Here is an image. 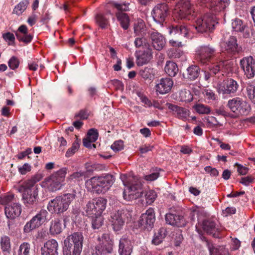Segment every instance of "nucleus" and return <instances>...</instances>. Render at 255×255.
<instances>
[{
    "label": "nucleus",
    "mask_w": 255,
    "mask_h": 255,
    "mask_svg": "<svg viewBox=\"0 0 255 255\" xmlns=\"http://www.w3.org/2000/svg\"><path fill=\"white\" fill-rule=\"evenodd\" d=\"M84 237L81 233L76 232L68 236L64 241V244H68L82 249Z\"/></svg>",
    "instance_id": "nucleus-22"
},
{
    "label": "nucleus",
    "mask_w": 255,
    "mask_h": 255,
    "mask_svg": "<svg viewBox=\"0 0 255 255\" xmlns=\"http://www.w3.org/2000/svg\"><path fill=\"white\" fill-rule=\"evenodd\" d=\"M2 38L8 42V45H12L14 43L15 37L14 34L8 32L2 34Z\"/></svg>",
    "instance_id": "nucleus-57"
},
{
    "label": "nucleus",
    "mask_w": 255,
    "mask_h": 255,
    "mask_svg": "<svg viewBox=\"0 0 255 255\" xmlns=\"http://www.w3.org/2000/svg\"><path fill=\"white\" fill-rule=\"evenodd\" d=\"M74 193L64 194L51 200L47 205L50 212L61 214L65 212L69 208L71 202L75 199Z\"/></svg>",
    "instance_id": "nucleus-3"
},
{
    "label": "nucleus",
    "mask_w": 255,
    "mask_h": 255,
    "mask_svg": "<svg viewBox=\"0 0 255 255\" xmlns=\"http://www.w3.org/2000/svg\"><path fill=\"white\" fill-rule=\"evenodd\" d=\"M160 169H156L150 174L144 176V179L148 181H153L157 179L160 175Z\"/></svg>",
    "instance_id": "nucleus-53"
},
{
    "label": "nucleus",
    "mask_w": 255,
    "mask_h": 255,
    "mask_svg": "<svg viewBox=\"0 0 255 255\" xmlns=\"http://www.w3.org/2000/svg\"><path fill=\"white\" fill-rule=\"evenodd\" d=\"M227 106L237 115H247L250 111V105L239 97H235L229 100Z\"/></svg>",
    "instance_id": "nucleus-11"
},
{
    "label": "nucleus",
    "mask_w": 255,
    "mask_h": 255,
    "mask_svg": "<svg viewBox=\"0 0 255 255\" xmlns=\"http://www.w3.org/2000/svg\"><path fill=\"white\" fill-rule=\"evenodd\" d=\"M145 197L146 203L148 204H152L156 198V194L154 191L150 190L147 191L145 195Z\"/></svg>",
    "instance_id": "nucleus-54"
},
{
    "label": "nucleus",
    "mask_w": 255,
    "mask_h": 255,
    "mask_svg": "<svg viewBox=\"0 0 255 255\" xmlns=\"http://www.w3.org/2000/svg\"><path fill=\"white\" fill-rule=\"evenodd\" d=\"M29 1L28 0H23L17 4L13 11V13L18 15H20L26 8Z\"/></svg>",
    "instance_id": "nucleus-42"
},
{
    "label": "nucleus",
    "mask_w": 255,
    "mask_h": 255,
    "mask_svg": "<svg viewBox=\"0 0 255 255\" xmlns=\"http://www.w3.org/2000/svg\"><path fill=\"white\" fill-rule=\"evenodd\" d=\"M1 204L4 205V213L6 217L10 219L18 217L21 213V205L18 199L12 194L4 196L1 199Z\"/></svg>",
    "instance_id": "nucleus-4"
},
{
    "label": "nucleus",
    "mask_w": 255,
    "mask_h": 255,
    "mask_svg": "<svg viewBox=\"0 0 255 255\" xmlns=\"http://www.w3.org/2000/svg\"><path fill=\"white\" fill-rule=\"evenodd\" d=\"M48 215L49 213L46 210H41L25 225L23 228L24 232L28 233L39 228L43 223L49 220Z\"/></svg>",
    "instance_id": "nucleus-9"
},
{
    "label": "nucleus",
    "mask_w": 255,
    "mask_h": 255,
    "mask_svg": "<svg viewBox=\"0 0 255 255\" xmlns=\"http://www.w3.org/2000/svg\"><path fill=\"white\" fill-rule=\"evenodd\" d=\"M38 191L37 186L35 185L34 181L32 179H29L25 181L19 187V192H32L35 190Z\"/></svg>",
    "instance_id": "nucleus-32"
},
{
    "label": "nucleus",
    "mask_w": 255,
    "mask_h": 255,
    "mask_svg": "<svg viewBox=\"0 0 255 255\" xmlns=\"http://www.w3.org/2000/svg\"><path fill=\"white\" fill-rule=\"evenodd\" d=\"M219 92H222L223 94H231L237 91L239 84L236 81L230 78L224 81L222 84H219Z\"/></svg>",
    "instance_id": "nucleus-19"
},
{
    "label": "nucleus",
    "mask_w": 255,
    "mask_h": 255,
    "mask_svg": "<svg viewBox=\"0 0 255 255\" xmlns=\"http://www.w3.org/2000/svg\"><path fill=\"white\" fill-rule=\"evenodd\" d=\"M164 70L166 73L170 77H174L178 72V68L175 62L168 61L166 63Z\"/></svg>",
    "instance_id": "nucleus-34"
},
{
    "label": "nucleus",
    "mask_w": 255,
    "mask_h": 255,
    "mask_svg": "<svg viewBox=\"0 0 255 255\" xmlns=\"http://www.w3.org/2000/svg\"><path fill=\"white\" fill-rule=\"evenodd\" d=\"M98 132L95 128L90 129L87 134V137L91 141H96L98 139Z\"/></svg>",
    "instance_id": "nucleus-55"
},
{
    "label": "nucleus",
    "mask_w": 255,
    "mask_h": 255,
    "mask_svg": "<svg viewBox=\"0 0 255 255\" xmlns=\"http://www.w3.org/2000/svg\"><path fill=\"white\" fill-rule=\"evenodd\" d=\"M38 60L29 61L28 63V67L30 70L36 71L39 66Z\"/></svg>",
    "instance_id": "nucleus-64"
},
{
    "label": "nucleus",
    "mask_w": 255,
    "mask_h": 255,
    "mask_svg": "<svg viewBox=\"0 0 255 255\" xmlns=\"http://www.w3.org/2000/svg\"><path fill=\"white\" fill-rule=\"evenodd\" d=\"M155 221L154 210L153 208H149L145 213L141 215L139 223L141 227L149 230L153 227Z\"/></svg>",
    "instance_id": "nucleus-15"
},
{
    "label": "nucleus",
    "mask_w": 255,
    "mask_h": 255,
    "mask_svg": "<svg viewBox=\"0 0 255 255\" xmlns=\"http://www.w3.org/2000/svg\"><path fill=\"white\" fill-rule=\"evenodd\" d=\"M86 175L87 173L85 171H76L72 174L68 179L69 180H74L75 181H80L86 178Z\"/></svg>",
    "instance_id": "nucleus-45"
},
{
    "label": "nucleus",
    "mask_w": 255,
    "mask_h": 255,
    "mask_svg": "<svg viewBox=\"0 0 255 255\" xmlns=\"http://www.w3.org/2000/svg\"><path fill=\"white\" fill-rule=\"evenodd\" d=\"M204 93L206 98L209 100H215L216 99V95L211 90H205Z\"/></svg>",
    "instance_id": "nucleus-62"
},
{
    "label": "nucleus",
    "mask_w": 255,
    "mask_h": 255,
    "mask_svg": "<svg viewBox=\"0 0 255 255\" xmlns=\"http://www.w3.org/2000/svg\"><path fill=\"white\" fill-rule=\"evenodd\" d=\"M96 22L99 26L104 29L106 28L109 25V21L108 18L101 13L97 14L95 16Z\"/></svg>",
    "instance_id": "nucleus-40"
},
{
    "label": "nucleus",
    "mask_w": 255,
    "mask_h": 255,
    "mask_svg": "<svg viewBox=\"0 0 255 255\" xmlns=\"http://www.w3.org/2000/svg\"><path fill=\"white\" fill-rule=\"evenodd\" d=\"M165 236L166 230L163 228H160L154 235L152 240V244L155 245H158L162 243Z\"/></svg>",
    "instance_id": "nucleus-37"
},
{
    "label": "nucleus",
    "mask_w": 255,
    "mask_h": 255,
    "mask_svg": "<svg viewBox=\"0 0 255 255\" xmlns=\"http://www.w3.org/2000/svg\"><path fill=\"white\" fill-rule=\"evenodd\" d=\"M205 245L209 255H230L228 249L224 246H215L212 242L205 240Z\"/></svg>",
    "instance_id": "nucleus-23"
},
{
    "label": "nucleus",
    "mask_w": 255,
    "mask_h": 255,
    "mask_svg": "<svg viewBox=\"0 0 255 255\" xmlns=\"http://www.w3.org/2000/svg\"><path fill=\"white\" fill-rule=\"evenodd\" d=\"M16 38L19 41L28 43L31 42L32 39V36L30 34H20L18 32H15Z\"/></svg>",
    "instance_id": "nucleus-51"
},
{
    "label": "nucleus",
    "mask_w": 255,
    "mask_h": 255,
    "mask_svg": "<svg viewBox=\"0 0 255 255\" xmlns=\"http://www.w3.org/2000/svg\"><path fill=\"white\" fill-rule=\"evenodd\" d=\"M62 230V226L60 221L55 219L51 222L49 232L51 235H55L60 234Z\"/></svg>",
    "instance_id": "nucleus-35"
},
{
    "label": "nucleus",
    "mask_w": 255,
    "mask_h": 255,
    "mask_svg": "<svg viewBox=\"0 0 255 255\" xmlns=\"http://www.w3.org/2000/svg\"><path fill=\"white\" fill-rule=\"evenodd\" d=\"M121 178L125 186L123 191V197L125 200L130 201L142 196V183L138 177H129L127 181H125L126 178V175L122 176Z\"/></svg>",
    "instance_id": "nucleus-1"
},
{
    "label": "nucleus",
    "mask_w": 255,
    "mask_h": 255,
    "mask_svg": "<svg viewBox=\"0 0 255 255\" xmlns=\"http://www.w3.org/2000/svg\"><path fill=\"white\" fill-rule=\"evenodd\" d=\"M132 246L130 241L127 238H121L119 241L118 252L120 255H131Z\"/></svg>",
    "instance_id": "nucleus-25"
},
{
    "label": "nucleus",
    "mask_w": 255,
    "mask_h": 255,
    "mask_svg": "<svg viewBox=\"0 0 255 255\" xmlns=\"http://www.w3.org/2000/svg\"><path fill=\"white\" fill-rule=\"evenodd\" d=\"M254 180V178L253 177L248 176L247 177H242L241 181H240V183L245 186H248L250 183L253 182Z\"/></svg>",
    "instance_id": "nucleus-61"
},
{
    "label": "nucleus",
    "mask_w": 255,
    "mask_h": 255,
    "mask_svg": "<svg viewBox=\"0 0 255 255\" xmlns=\"http://www.w3.org/2000/svg\"><path fill=\"white\" fill-rule=\"evenodd\" d=\"M69 245L64 244L63 255H80L82 249Z\"/></svg>",
    "instance_id": "nucleus-33"
},
{
    "label": "nucleus",
    "mask_w": 255,
    "mask_h": 255,
    "mask_svg": "<svg viewBox=\"0 0 255 255\" xmlns=\"http://www.w3.org/2000/svg\"><path fill=\"white\" fill-rule=\"evenodd\" d=\"M240 64L247 77L249 79L253 78L255 73V61L253 57H246L240 61Z\"/></svg>",
    "instance_id": "nucleus-17"
},
{
    "label": "nucleus",
    "mask_w": 255,
    "mask_h": 255,
    "mask_svg": "<svg viewBox=\"0 0 255 255\" xmlns=\"http://www.w3.org/2000/svg\"><path fill=\"white\" fill-rule=\"evenodd\" d=\"M30 245L28 243H24L19 247L18 255H30Z\"/></svg>",
    "instance_id": "nucleus-50"
},
{
    "label": "nucleus",
    "mask_w": 255,
    "mask_h": 255,
    "mask_svg": "<svg viewBox=\"0 0 255 255\" xmlns=\"http://www.w3.org/2000/svg\"><path fill=\"white\" fill-rule=\"evenodd\" d=\"M1 249L3 252H8L10 249V239L8 237L4 236L1 238Z\"/></svg>",
    "instance_id": "nucleus-48"
},
{
    "label": "nucleus",
    "mask_w": 255,
    "mask_h": 255,
    "mask_svg": "<svg viewBox=\"0 0 255 255\" xmlns=\"http://www.w3.org/2000/svg\"><path fill=\"white\" fill-rule=\"evenodd\" d=\"M215 113L218 115H221L224 117L228 116V113L225 111L224 106H221L215 110Z\"/></svg>",
    "instance_id": "nucleus-63"
},
{
    "label": "nucleus",
    "mask_w": 255,
    "mask_h": 255,
    "mask_svg": "<svg viewBox=\"0 0 255 255\" xmlns=\"http://www.w3.org/2000/svg\"><path fill=\"white\" fill-rule=\"evenodd\" d=\"M173 85V81L170 78H162L156 84V91L160 94H165L170 91Z\"/></svg>",
    "instance_id": "nucleus-21"
},
{
    "label": "nucleus",
    "mask_w": 255,
    "mask_h": 255,
    "mask_svg": "<svg viewBox=\"0 0 255 255\" xmlns=\"http://www.w3.org/2000/svg\"><path fill=\"white\" fill-rule=\"evenodd\" d=\"M166 105L168 109L174 112L179 118H185L189 115V111L183 108L170 103H167Z\"/></svg>",
    "instance_id": "nucleus-31"
},
{
    "label": "nucleus",
    "mask_w": 255,
    "mask_h": 255,
    "mask_svg": "<svg viewBox=\"0 0 255 255\" xmlns=\"http://www.w3.org/2000/svg\"><path fill=\"white\" fill-rule=\"evenodd\" d=\"M79 142L80 140L77 139L73 143L72 146L67 150L66 153V157H69L71 156L78 149L79 147Z\"/></svg>",
    "instance_id": "nucleus-52"
},
{
    "label": "nucleus",
    "mask_w": 255,
    "mask_h": 255,
    "mask_svg": "<svg viewBox=\"0 0 255 255\" xmlns=\"http://www.w3.org/2000/svg\"><path fill=\"white\" fill-rule=\"evenodd\" d=\"M85 211L88 216H94L98 215L97 211L93 200L89 201L84 208Z\"/></svg>",
    "instance_id": "nucleus-41"
},
{
    "label": "nucleus",
    "mask_w": 255,
    "mask_h": 255,
    "mask_svg": "<svg viewBox=\"0 0 255 255\" xmlns=\"http://www.w3.org/2000/svg\"><path fill=\"white\" fill-rule=\"evenodd\" d=\"M211 64L208 67V70L213 75H215L218 73L221 68L223 67V64L222 61L217 62L216 63H214V61L210 63Z\"/></svg>",
    "instance_id": "nucleus-49"
},
{
    "label": "nucleus",
    "mask_w": 255,
    "mask_h": 255,
    "mask_svg": "<svg viewBox=\"0 0 255 255\" xmlns=\"http://www.w3.org/2000/svg\"><path fill=\"white\" fill-rule=\"evenodd\" d=\"M146 30L145 23L141 19H138L134 24V32L137 35L143 36Z\"/></svg>",
    "instance_id": "nucleus-36"
},
{
    "label": "nucleus",
    "mask_w": 255,
    "mask_h": 255,
    "mask_svg": "<svg viewBox=\"0 0 255 255\" xmlns=\"http://www.w3.org/2000/svg\"><path fill=\"white\" fill-rule=\"evenodd\" d=\"M169 14V7L166 3H161L156 5L151 11V15L154 21L160 25L163 23Z\"/></svg>",
    "instance_id": "nucleus-13"
},
{
    "label": "nucleus",
    "mask_w": 255,
    "mask_h": 255,
    "mask_svg": "<svg viewBox=\"0 0 255 255\" xmlns=\"http://www.w3.org/2000/svg\"><path fill=\"white\" fill-rule=\"evenodd\" d=\"M9 67L12 70L17 69L19 65V61L15 56H12L10 58L8 62Z\"/></svg>",
    "instance_id": "nucleus-56"
},
{
    "label": "nucleus",
    "mask_w": 255,
    "mask_h": 255,
    "mask_svg": "<svg viewBox=\"0 0 255 255\" xmlns=\"http://www.w3.org/2000/svg\"><path fill=\"white\" fill-rule=\"evenodd\" d=\"M217 23L213 14H207L196 20L195 27L199 32H211Z\"/></svg>",
    "instance_id": "nucleus-10"
},
{
    "label": "nucleus",
    "mask_w": 255,
    "mask_h": 255,
    "mask_svg": "<svg viewBox=\"0 0 255 255\" xmlns=\"http://www.w3.org/2000/svg\"><path fill=\"white\" fill-rule=\"evenodd\" d=\"M115 181L114 176L107 174L103 176H94L85 182L86 187L89 190L97 193H105L109 190Z\"/></svg>",
    "instance_id": "nucleus-2"
},
{
    "label": "nucleus",
    "mask_w": 255,
    "mask_h": 255,
    "mask_svg": "<svg viewBox=\"0 0 255 255\" xmlns=\"http://www.w3.org/2000/svg\"><path fill=\"white\" fill-rule=\"evenodd\" d=\"M246 91L247 96L254 102L255 98V85L253 82L248 83Z\"/></svg>",
    "instance_id": "nucleus-46"
},
{
    "label": "nucleus",
    "mask_w": 255,
    "mask_h": 255,
    "mask_svg": "<svg viewBox=\"0 0 255 255\" xmlns=\"http://www.w3.org/2000/svg\"><path fill=\"white\" fill-rule=\"evenodd\" d=\"M200 68L199 66L195 65L190 66L185 73H183V76L185 78L190 81L196 80L200 73Z\"/></svg>",
    "instance_id": "nucleus-27"
},
{
    "label": "nucleus",
    "mask_w": 255,
    "mask_h": 255,
    "mask_svg": "<svg viewBox=\"0 0 255 255\" xmlns=\"http://www.w3.org/2000/svg\"><path fill=\"white\" fill-rule=\"evenodd\" d=\"M38 191H32V192H23L22 195V200L24 205L28 208L32 207L35 204H36Z\"/></svg>",
    "instance_id": "nucleus-24"
},
{
    "label": "nucleus",
    "mask_w": 255,
    "mask_h": 255,
    "mask_svg": "<svg viewBox=\"0 0 255 255\" xmlns=\"http://www.w3.org/2000/svg\"><path fill=\"white\" fill-rule=\"evenodd\" d=\"M197 59L203 64H207L216 60L218 53L216 49L210 45H202L199 47L196 51Z\"/></svg>",
    "instance_id": "nucleus-8"
},
{
    "label": "nucleus",
    "mask_w": 255,
    "mask_h": 255,
    "mask_svg": "<svg viewBox=\"0 0 255 255\" xmlns=\"http://www.w3.org/2000/svg\"><path fill=\"white\" fill-rule=\"evenodd\" d=\"M124 148L123 141L122 140L116 141L111 145V148L115 152H118Z\"/></svg>",
    "instance_id": "nucleus-59"
},
{
    "label": "nucleus",
    "mask_w": 255,
    "mask_h": 255,
    "mask_svg": "<svg viewBox=\"0 0 255 255\" xmlns=\"http://www.w3.org/2000/svg\"><path fill=\"white\" fill-rule=\"evenodd\" d=\"M99 243L95 247V250L102 255H108L113 251L114 242L108 234H103L98 238Z\"/></svg>",
    "instance_id": "nucleus-12"
},
{
    "label": "nucleus",
    "mask_w": 255,
    "mask_h": 255,
    "mask_svg": "<svg viewBox=\"0 0 255 255\" xmlns=\"http://www.w3.org/2000/svg\"><path fill=\"white\" fill-rule=\"evenodd\" d=\"M178 16L181 19H188V15L194 12V7L188 0H180L177 4Z\"/></svg>",
    "instance_id": "nucleus-14"
},
{
    "label": "nucleus",
    "mask_w": 255,
    "mask_h": 255,
    "mask_svg": "<svg viewBox=\"0 0 255 255\" xmlns=\"http://www.w3.org/2000/svg\"><path fill=\"white\" fill-rule=\"evenodd\" d=\"M31 166L28 163H25L23 165L18 167L19 172L22 175L25 174L27 172L30 171Z\"/></svg>",
    "instance_id": "nucleus-60"
},
{
    "label": "nucleus",
    "mask_w": 255,
    "mask_h": 255,
    "mask_svg": "<svg viewBox=\"0 0 255 255\" xmlns=\"http://www.w3.org/2000/svg\"><path fill=\"white\" fill-rule=\"evenodd\" d=\"M110 3L119 10L116 13V16L120 22L121 27L125 30L128 29L129 26L130 19L128 14L123 11L129 10V3L128 2L120 3L115 1H111Z\"/></svg>",
    "instance_id": "nucleus-7"
},
{
    "label": "nucleus",
    "mask_w": 255,
    "mask_h": 255,
    "mask_svg": "<svg viewBox=\"0 0 255 255\" xmlns=\"http://www.w3.org/2000/svg\"><path fill=\"white\" fill-rule=\"evenodd\" d=\"M169 28V33L170 35H183V36L185 37L188 33V29L185 25H172Z\"/></svg>",
    "instance_id": "nucleus-30"
},
{
    "label": "nucleus",
    "mask_w": 255,
    "mask_h": 255,
    "mask_svg": "<svg viewBox=\"0 0 255 255\" xmlns=\"http://www.w3.org/2000/svg\"><path fill=\"white\" fill-rule=\"evenodd\" d=\"M151 49L148 48L147 51H144L142 54L136 55V62L138 66H141L148 63L152 57Z\"/></svg>",
    "instance_id": "nucleus-28"
},
{
    "label": "nucleus",
    "mask_w": 255,
    "mask_h": 255,
    "mask_svg": "<svg viewBox=\"0 0 255 255\" xmlns=\"http://www.w3.org/2000/svg\"><path fill=\"white\" fill-rule=\"evenodd\" d=\"M202 227L203 230L209 234L216 236V233L218 231V228L216 227L214 222L211 220H205L203 222Z\"/></svg>",
    "instance_id": "nucleus-29"
},
{
    "label": "nucleus",
    "mask_w": 255,
    "mask_h": 255,
    "mask_svg": "<svg viewBox=\"0 0 255 255\" xmlns=\"http://www.w3.org/2000/svg\"><path fill=\"white\" fill-rule=\"evenodd\" d=\"M153 48L158 51L161 50L166 45V39L163 35L157 31L149 33Z\"/></svg>",
    "instance_id": "nucleus-18"
},
{
    "label": "nucleus",
    "mask_w": 255,
    "mask_h": 255,
    "mask_svg": "<svg viewBox=\"0 0 255 255\" xmlns=\"http://www.w3.org/2000/svg\"><path fill=\"white\" fill-rule=\"evenodd\" d=\"M93 201L95 203L98 215H101L102 213L106 208L107 200L103 198H98L93 200Z\"/></svg>",
    "instance_id": "nucleus-38"
},
{
    "label": "nucleus",
    "mask_w": 255,
    "mask_h": 255,
    "mask_svg": "<svg viewBox=\"0 0 255 255\" xmlns=\"http://www.w3.org/2000/svg\"><path fill=\"white\" fill-rule=\"evenodd\" d=\"M221 46L222 50L229 54L234 55L240 51L237 38L234 36H230L228 39L221 42Z\"/></svg>",
    "instance_id": "nucleus-16"
},
{
    "label": "nucleus",
    "mask_w": 255,
    "mask_h": 255,
    "mask_svg": "<svg viewBox=\"0 0 255 255\" xmlns=\"http://www.w3.org/2000/svg\"><path fill=\"white\" fill-rule=\"evenodd\" d=\"M132 213V210L130 207H125L112 213L111 221L114 231H120L125 222L130 221Z\"/></svg>",
    "instance_id": "nucleus-5"
},
{
    "label": "nucleus",
    "mask_w": 255,
    "mask_h": 255,
    "mask_svg": "<svg viewBox=\"0 0 255 255\" xmlns=\"http://www.w3.org/2000/svg\"><path fill=\"white\" fill-rule=\"evenodd\" d=\"M194 108L196 112L199 114H208L211 112V109L208 106L198 104L194 106Z\"/></svg>",
    "instance_id": "nucleus-47"
},
{
    "label": "nucleus",
    "mask_w": 255,
    "mask_h": 255,
    "mask_svg": "<svg viewBox=\"0 0 255 255\" xmlns=\"http://www.w3.org/2000/svg\"><path fill=\"white\" fill-rule=\"evenodd\" d=\"M180 96L181 100L183 101L190 102L192 100V95L189 91H182L180 93Z\"/></svg>",
    "instance_id": "nucleus-58"
},
{
    "label": "nucleus",
    "mask_w": 255,
    "mask_h": 255,
    "mask_svg": "<svg viewBox=\"0 0 255 255\" xmlns=\"http://www.w3.org/2000/svg\"><path fill=\"white\" fill-rule=\"evenodd\" d=\"M232 26L234 31L241 32H244L246 27L242 20L239 18H236L233 21Z\"/></svg>",
    "instance_id": "nucleus-44"
},
{
    "label": "nucleus",
    "mask_w": 255,
    "mask_h": 255,
    "mask_svg": "<svg viewBox=\"0 0 255 255\" xmlns=\"http://www.w3.org/2000/svg\"><path fill=\"white\" fill-rule=\"evenodd\" d=\"M67 168H63L45 178L43 182L44 187L50 192H55L60 190L67 173Z\"/></svg>",
    "instance_id": "nucleus-6"
},
{
    "label": "nucleus",
    "mask_w": 255,
    "mask_h": 255,
    "mask_svg": "<svg viewBox=\"0 0 255 255\" xmlns=\"http://www.w3.org/2000/svg\"><path fill=\"white\" fill-rule=\"evenodd\" d=\"M165 221L167 224L172 226L182 227L185 225V222L183 216L179 215L172 213L166 214L165 215Z\"/></svg>",
    "instance_id": "nucleus-26"
},
{
    "label": "nucleus",
    "mask_w": 255,
    "mask_h": 255,
    "mask_svg": "<svg viewBox=\"0 0 255 255\" xmlns=\"http://www.w3.org/2000/svg\"><path fill=\"white\" fill-rule=\"evenodd\" d=\"M58 244L55 240L47 241L41 249V255H58Z\"/></svg>",
    "instance_id": "nucleus-20"
},
{
    "label": "nucleus",
    "mask_w": 255,
    "mask_h": 255,
    "mask_svg": "<svg viewBox=\"0 0 255 255\" xmlns=\"http://www.w3.org/2000/svg\"><path fill=\"white\" fill-rule=\"evenodd\" d=\"M139 74L143 79L151 80L154 77L153 69L150 67H146L140 69Z\"/></svg>",
    "instance_id": "nucleus-39"
},
{
    "label": "nucleus",
    "mask_w": 255,
    "mask_h": 255,
    "mask_svg": "<svg viewBox=\"0 0 255 255\" xmlns=\"http://www.w3.org/2000/svg\"><path fill=\"white\" fill-rule=\"evenodd\" d=\"M104 224V218L101 215L92 216V227L94 229H99Z\"/></svg>",
    "instance_id": "nucleus-43"
}]
</instances>
